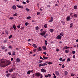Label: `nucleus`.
<instances>
[{
    "mask_svg": "<svg viewBox=\"0 0 78 78\" xmlns=\"http://www.w3.org/2000/svg\"><path fill=\"white\" fill-rule=\"evenodd\" d=\"M11 64V61L9 60H6L5 61L3 60H0V66L2 67H5Z\"/></svg>",
    "mask_w": 78,
    "mask_h": 78,
    "instance_id": "obj_1",
    "label": "nucleus"
},
{
    "mask_svg": "<svg viewBox=\"0 0 78 78\" xmlns=\"http://www.w3.org/2000/svg\"><path fill=\"white\" fill-rule=\"evenodd\" d=\"M47 64L46 63H44L43 64L40 63L39 64V67H41L42 66H47Z\"/></svg>",
    "mask_w": 78,
    "mask_h": 78,
    "instance_id": "obj_2",
    "label": "nucleus"
},
{
    "mask_svg": "<svg viewBox=\"0 0 78 78\" xmlns=\"http://www.w3.org/2000/svg\"><path fill=\"white\" fill-rule=\"evenodd\" d=\"M41 71L43 73H46V72H47V71L45 70L44 69H41Z\"/></svg>",
    "mask_w": 78,
    "mask_h": 78,
    "instance_id": "obj_3",
    "label": "nucleus"
},
{
    "mask_svg": "<svg viewBox=\"0 0 78 78\" xmlns=\"http://www.w3.org/2000/svg\"><path fill=\"white\" fill-rule=\"evenodd\" d=\"M61 37H62V36H61L58 35L56 37V38L59 39H61Z\"/></svg>",
    "mask_w": 78,
    "mask_h": 78,
    "instance_id": "obj_4",
    "label": "nucleus"
},
{
    "mask_svg": "<svg viewBox=\"0 0 78 78\" xmlns=\"http://www.w3.org/2000/svg\"><path fill=\"white\" fill-rule=\"evenodd\" d=\"M53 17L51 16V20H49V22H53Z\"/></svg>",
    "mask_w": 78,
    "mask_h": 78,
    "instance_id": "obj_5",
    "label": "nucleus"
},
{
    "mask_svg": "<svg viewBox=\"0 0 78 78\" xmlns=\"http://www.w3.org/2000/svg\"><path fill=\"white\" fill-rule=\"evenodd\" d=\"M37 49H38V51H42V48L41 47H39L37 48Z\"/></svg>",
    "mask_w": 78,
    "mask_h": 78,
    "instance_id": "obj_6",
    "label": "nucleus"
},
{
    "mask_svg": "<svg viewBox=\"0 0 78 78\" xmlns=\"http://www.w3.org/2000/svg\"><path fill=\"white\" fill-rule=\"evenodd\" d=\"M46 34V32H42L40 34L41 36H44Z\"/></svg>",
    "mask_w": 78,
    "mask_h": 78,
    "instance_id": "obj_7",
    "label": "nucleus"
},
{
    "mask_svg": "<svg viewBox=\"0 0 78 78\" xmlns=\"http://www.w3.org/2000/svg\"><path fill=\"white\" fill-rule=\"evenodd\" d=\"M17 6L18 7V8H21V9H22L23 8V7L21 5H17Z\"/></svg>",
    "mask_w": 78,
    "mask_h": 78,
    "instance_id": "obj_8",
    "label": "nucleus"
},
{
    "mask_svg": "<svg viewBox=\"0 0 78 78\" xmlns=\"http://www.w3.org/2000/svg\"><path fill=\"white\" fill-rule=\"evenodd\" d=\"M78 16V15L77 14H74L73 15V16H72V17H77V16Z\"/></svg>",
    "mask_w": 78,
    "mask_h": 78,
    "instance_id": "obj_9",
    "label": "nucleus"
},
{
    "mask_svg": "<svg viewBox=\"0 0 78 78\" xmlns=\"http://www.w3.org/2000/svg\"><path fill=\"white\" fill-rule=\"evenodd\" d=\"M16 60L17 62H20V60L19 58H16Z\"/></svg>",
    "mask_w": 78,
    "mask_h": 78,
    "instance_id": "obj_10",
    "label": "nucleus"
},
{
    "mask_svg": "<svg viewBox=\"0 0 78 78\" xmlns=\"http://www.w3.org/2000/svg\"><path fill=\"white\" fill-rule=\"evenodd\" d=\"M55 74L56 75H57V76H58V75H59V73L57 71H56L55 72Z\"/></svg>",
    "mask_w": 78,
    "mask_h": 78,
    "instance_id": "obj_11",
    "label": "nucleus"
},
{
    "mask_svg": "<svg viewBox=\"0 0 78 78\" xmlns=\"http://www.w3.org/2000/svg\"><path fill=\"white\" fill-rule=\"evenodd\" d=\"M35 76H40V73H37L36 74L35 73Z\"/></svg>",
    "mask_w": 78,
    "mask_h": 78,
    "instance_id": "obj_12",
    "label": "nucleus"
},
{
    "mask_svg": "<svg viewBox=\"0 0 78 78\" xmlns=\"http://www.w3.org/2000/svg\"><path fill=\"white\" fill-rule=\"evenodd\" d=\"M33 47H34V48H37V45H36V44H33Z\"/></svg>",
    "mask_w": 78,
    "mask_h": 78,
    "instance_id": "obj_13",
    "label": "nucleus"
},
{
    "mask_svg": "<svg viewBox=\"0 0 78 78\" xmlns=\"http://www.w3.org/2000/svg\"><path fill=\"white\" fill-rule=\"evenodd\" d=\"M66 20L67 21H69L70 20V16H68L66 18Z\"/></svg>",
    "mask_w": 78,
    "mask_h": 78,
    "instance_id": "obj_14",
    "label": "nucleus"
},
{
    "mask_svg": "<svg viewBox=\"0 0 78 78\" xmlns=\"http://www.w3.org/2000/svg\"><path fill=\"white\" fill-rule=\"evenodd\" d=\"M12 8L13 9L16 10V6L15 5H14L12 6Z\"/></svg>",
    "mask_w": 78,
    "mask_h": 78,
    "instance_id": "obj_15",
    "label": "nucleus"
},
{
    "mask_svg": "<svg viewBox=\"0 0 78 78\" xmlns=\"http://www.w3.org/2000/svg\"><path fill=\"white\" fill-rule=\"evenodd\" d=\"M13 69H10L9 70V72L10 73L12 72H13Z\"/></svg>",
    "mask_w": 78,
    "mask_h": 78,
    "instance_id": "obj_16",
    "label": "nucleus"
},
{
    "mask_svg": "<svg viewBox=\"0 0 78 78\" xmlns=\"http://www.w3.org/2000/svg\"><path fill=\"white\" fill-rule=\"evenodd\" d=\"M46 46H44L43 47V50H47V49L46 48Z\"/></svg>",
    "mask_w": 78,
    "mask_h": 78,
    "instance_id": "obj_17",
    "label": "nucleus"
},
{
    "mask_svg": "<svg viewBox=\"0 0 78 78\" xmlns=\"http://www.w3.org/2000/svg\"><path fill=\"white\" fill-rule=\"evenodd\" d=\"M73 23H71L70 24V27L72 28V27H73Z\"/></svg>",
    "mask_w": 78,
    "mask_h": 78,
    "instance_id": "obj_18",
    "label": "nucleus"
},
{
    "mask_svg": "<svg viewBox=\"0 0 78 78\" xmlns=\"http://www.w3.org/2000/svg\"><path fill=\"white\" fill-rule=\"evenodd\" d=\"M68 73V72H67V71H65L64 72L65 75H67Z\"/></svg>",
    "mask_w": 78,
    "mask_h": 78,
    "instance_id": "obj_19",
    "label": "nucleus"
},
{
    "mask_svg": "<svg viewBox=\"0 0 78 78\" xmlns=\"http://www.w3.org/2000/svg\"><path fill=\"white\" fill-rule=\"evenodd\" d=\"M18 16L17 13H15L13 15V16H14V17H16V16Z\"/></svg>",
    "mask_w": 78,
    "mask_h": 78,
    "instance_id": "obj_20",
    "label": "nucleus"
},
{
    "mask_svg": "<svg viewBox=\"0 0 78 78\" xmlns=\"http://www.w3.org/2000/svg\"><path fill=\"white\" fill-rule=\"evenodd\" d=\"M31 73V71L29 70L27 71V74L28 75H30V74Z\"/></svg>",
    "mask_w": 78,
    "mask_h": 78,
    "instance_id": "obj_21",
    "label": "nucleus"
},
{
    "mask_svg": "<svg viewBox=\"0 0 78 78\" xmlns=\"http://www.w3.org/2000/svg\"><path fill=\"white\" fill-rule=\"evenodd\" d=\"M49 31H50V32H51V33H52V32H53V31H54V30H53V29H50V30H49Z\"/></svg>",
    "mask_w": 78,
    "mask_h": 78,
    "instance_id": "obj_22",
    "label": "nucleus"
},
{
    "mask_svg": "<svg viewBox=\"0 0 78 78\" xmlns=\"http://www.w3.org/2000/svg\"><path fill=\"white\" fill-rule=\"evenodd\" d=\"M47 63V64H49V65H50V64H52V62H48Z\"/></svg>",
    "mask_w": 78,
    "mask_h": 78,
    "instance_id": "obj_23",
    "label": "nucleus"
},
{
    "mask_svg": "<svg viewBox=\"0 0 78 78\" xmlns=\"http://www.w3.org/2000/svg\"><path fill=\"white\" fill-rule=\"evenodd\" d=\"M65 52L66 53H69V50H66L65 51Z\"/></svg>",
    "mask_w": 78,
    "mask_h": 78,
    "instance_id": "obj_24",
    "label": "nucleus"
},
{
    "mask_svg": "<svg viewBox=\"0 0 78 78\" xmlns=\"http://www.w3.org/2000/svg\"><path fill=\"white\" fill-rule=\"evenodd\" d=\"M60 35H61L62 36H64V33L62 32H61L60 33Z\"/></svg>",
    "mask_w": 78,
    "mask_h": 78,
    "instance_id": "obj_25",
    "label": "nucleus"
},
{
    "mask_svg": "<svg viewBox=\"0 0 78 78\" xmlns=\"http://www.w3.org/2000/svg\"><path fill=\"white\" fill-rule=\"evenodd\" d=\"M69 61H70V58H68L67 60V62H69Z\"/></svg>",
    "mask_w": 78,
    "mask_h": 78,
    "instance_id": "obj_26",
    "label": "nucleus"
},
{
    "mask_svg": "<svg viewBox=\"0 0 78 78\" xmlns=\"http://www.w3.org/2000/svg\"><path fill=\"white\" fill-rule=\"evenodd\" d=\"M25 25L26 26H28V25H29V23H28V22L26 23H25Z\"/></svg>",
    "mask_w": 78,
    "mask_h": 78,
    "instance_id": "obj_27",
    "label": "nucleus"
},
{
    "mask_svg": "<svg viewBox=\"0 0 78 78\" xmlns=\"http://www.w3.org/2000/svg\"><path fill=\"white\" fill-rule=\"evenodd\" d=\"M74 9H77V6L75 5V6H74Z\"/></svg>",
    "mask_w": 78,
    "mask_h": 78,
    "instance_id": "obj_28",
    "label": "nucleus"
},
{
    "mask_svg": "<svg viewBox=\"0 0 78 78\" xmlns=\"http://www.w3.org/2000/svg\"><path fill=\"white\" fill-rule=\"evenodd\" d=\"M43 58H44V59H48V57H45L43 56Z\"/></svg>",
    "mask_w": 78,
    "mask_h": 78,
    "instance_id": "obj_29",
    "label": "nucleus"
},
{
    "mask_svg": "<svg viewBox=\"0 0 78 78\" xmlns=\"http://www.w3.org/2000/svg\"><path fill=\"white\" fill-rule=\"evenodd\" d=\"M13 27L14 30H16V26L15 25H13Z\"/></svg>",
    "mask_w": 78,
    "mask_h": 78,
    "instance_id": "obj_30",
    "label": "nucleus"
},
{
    "mask_svg": "<svg viewBox=\"0 0 78 78\" xmlns=\"http://www.w3.org/2000/svg\"><path fill=\"white\" fill-rule=\"evenodd\" d=\"M26 10L27 12H28V11H30V9L27 8L26 9Z\"/></svg>",
    "mask_w": 78,
    "mask_h": 78,
    "instance_id": "obj_31",
    "label": "nucleus"
},
{
    "mask_svg": "<svg viewBox=\"0 0 78 78\" xmlns=\"http://www.w3.org/2000/svg\"><path fill=\"white\" fill-rule=\"evenodd\" d=\"M5 48H6V47L5 46H3L2 47V50H4V49H5Z\"/></svg>",
    "mask_w": 78,
    "mask_h": 78,
    "instance_id": "obj_32",
    "label": "nucleus"
},
{
    "mask_svg": "<svg viewBox=\"0 0 78 78\" xmlns=\"http://www.w3.org/2000/svg\"><path fill=\"white\" fill-rule=\"evenodd\" d=\"M62 23L63 25H64V24H65V22L63 21H62L61 22Z\"/></svg>",
    "mask_w": 78,
    "mask_h": 78,
    "instance_id": "obj_33",
    "label": "nucleus"
},
{
    "mask_svg": "<svg viewBox=\"0 0 78 78\" xmlns=\"http://www.w3.org/2000/svg\"><path fill=\"white\" fill-rule=\"evenodd\" d=\"M9 19H11V20H13L14 19V17H10L9 18Z\"/></svg>",
    "mask_w": 78,
    "mask_h": 78,
    "instance_id": "obj_34",
    "label": "nucleus"
},
{
    "mask_svg": "<svg viewBox=\"0 0 78 78\" xmlns=\"http://www.w3.org/2000/svg\"><path fill=\"white\" fill-rule=\"evenodd\" d=\"M31 19V16H28L27 18V20H28V19Z\"/></svg>",
    "mask_w": 78,
    "mask_h": 78,
    "instance_id": "obj_35",
    "label": "nucleus"
},
{
    "mask_svg": "<svg viewBox=\"0 0 78 78\" xmlns=\"http://www.w3.org/2000/svg\"><path fill=\"white\" fill-rule=\"evenodd\" d=\"M12 37V35H10L9 37V39H11V37Z\"/></svg>",
    "mask_w": 78,
    "mask_h": 78,
    "instance_id": "obj_36",
    "label": "nucleus"
},
{
    "mask_svg": "<svg viewBox=\"0 0 78 78\" xmlns=\"http://www.w3.org/2000/svg\"><path fill=\"white\" fill-rule=\"evenodd\" d=\"M35 28L36 30H39V27H35Z\"/></svg>",
    "mask_w": 78,
    "mask_h": 78,
    "instance_id": "obj_37",
    "label": "nucleus"
},
{
    "mask_svg": "<svg viewBox=\"0 0 78 78\" xmlns=\"http://www.w3.org/2000/svg\"><path fill=\"white\" fill-rule=\"evenodd\" d=\"M40 59H42V60H44V58H43L42 57H41V56L40 57Z\"/></svg>",
    "mask_w": 78,
    "mask_h": 78,
    "instance_id": "obj_38",
    "label": "nucleus"
},
{
    "mask_svg": "<svg viewBox=\"0 0 78 78\" xmlns=\"http://www.w3.org/2000/svg\"><path fill=\"white\" fill-rule=\"evenodd\" d=\"M67 46H66L64 47L63 48V50H66V47H67Z\"/></svg>",
    "mask_w": 78,
    "mask_h": 78,
    "instance_id": "obj_39",
    "label": "nucleus"
},
{
    "mask_svg": "<svg viewBox=\"0 0 78 78\" xmlns=\"http://www.w3.org/2000/svg\"><path fill=\"white\" fill-rule=\"evenodd\" d=\"M44 27L45 28H46L47 27V24H45L44 25Z\"/></svg>",
    "mask_w": 78,
    "mask_h": 78,
    "instance_id": "obj_40",
    "label": "nucleus"
},
{
    "mask_svg": "<svg viewBox=\"0 0 78 78\" xmlns=\"http://www.w3.org/2000/svg\"><path fill=\"white\" fill-rule=\"evenodd\" d=\"M5 33H6V34H8V31L5 30Z\"/></svg>",
    "mask_w": 78,
    "mask_h": 78,
    "instance_id": "obj_41",
    "label": "nucleus"
},
{
    "mask_svg": "<svg viewBox=\"0 0 78 78\" xmlns=\"http://www.w3.org/2000/svg\"><path fill=\"white\" fill-rule=\"evenodd\" d=\"M53 75H54L53 78H56V76L55 75V74L53 73Z\"/></svg>",
    "mask_w": 78,
    "mask_h": 78,
    "instance_id": "obj_42",
    "label": "nucleus"
},
{
    "mask_svg": "<svg viewBox=\"0 0 78 78\" xmlns=\"http://www.w3.org/2000/svg\"><path fill=\"white\" fill-rule=\"evenodd\" d=\"M44 76L46 78H48V75H44Z\"/></svg>",
    "mask_w": 78,
    "mask_h": 78,
    "instance_id": "obj_43",
    "label": "nucleus"
},
{
    "mask_svg": "<svg viewBox=\"0 0 78 78\" xmlns=\"http://www.w3.org/2000/svg\"><path fill=\"white\" fill-rule=\"evenodd\" d=\"M72 53L73 54V55H74V54H75V51H72Z\"/></svg>",
    "mask_w": 78,
    "mask_h": 78,
    "instance_id": "obj_44",
    "label": "nucleus"
},
{
    "mask_svg": "<svg viewBox=\"0 0 78 78\" xmlns=\"http://www.w3.org/2000/svg\"><path fill=\"white\" fill-rule=\"evenodd\" d=\"M42 77H43V76H42V74H40V78H42Z\"/></svg>",
    "mask_w": 78,
    "mask_h": 78,
    "instance_id": "obj_45",
    "label": "nucleus"
},
{
    "mask_svg": "<svg viewBox=\"0 0 78 78\" xmlns=\"http://www.w3.org/2000/svg\"><path fill=\"white\" fill-rule=\"evenodd\" d=\"M73 13H70V16H71V17H72V16H72V15H73Z\"/></svg>",
    "mask_w": 78,
    "mask_h": 78,
    "instance_id": "obj_46",
    "label": "nucleus"
},
{
    "mask_svg": "<svg viewBox=\"0 0 78 78\" xmlns=\"http://www.w3.org/2000/svg\"><path fill=\"white\" fill-rule=\"evenodd\" d=\"M10 75V74H9V73L6 75V76L8 77Z\"/></svg>",
    "mask_w": 78,
    "mask_h": 78,
    "instance_id": "obj_47",
    "label": "nucleus"
},
{
    "mask_svg": "<svg viewBox=\"0 0 78 78\" xmlns=\"http://www.w3.org/2000/svg\"><path fill=\"white\" fill-rule=\"evenodd\" d=\"M48 76L49 77H50V76H51V75L50 74H48Z\"/></svg>",
    "mask_w": 78,
    "mask_h": 78,
    "instance_id": "obj_48",
    "label": "nucleus"
},
{
    "mask_svg": "<svg viewBox=\"0 0 78 78\" xmlns=\"http://www.w3.org/2000/svg\"><path fill=\"white\" fill-rule=\"evenodd\" d=\"M71 76H75V75L73 74V73H72L71 74Z\"/></svg>",
    "mask_w": 78,
    "mask_h": 78,
    "instance_id": "obj_49",
    "label": "nucleus"
},
{
    "mask_svg": "<svg viewBox=\"0 0 78 78\" xmlns=\"http://www.w3.org/2000/svg\"><path fill=\"white\" fill-rule=\"evenodd\" d=\"M4 43H6V42H7V40H5L4 41Z\"/></svg>",
    "mask_w": 78,
    "mask_h": 78,
    "instance_id": "obj_50",
    "label": "nucleus"
},
{
    "mask_svg": "<svg viewBox=\"0 0 78 78\" xmlns=\"http://www.w3.org/2000/svg\"><path fill=\"white\" fill-rule=\"evenodd\" d=\"M15 55V51H13V53L12 54V55Z\"/></svg>",
    "mask_w": 78,
    "mask_h": 78,
    "instance_id": "obj_51",
    "label": "nucleus"
},
{
    "mask_svg": "<svg viewBox=\"0 0 78 78\" xmlns=\"http://www.w3.org/2000/svg\"><path fill=\"white\" fill-rule=\"evenodd\" d=\"M66 61V58H64L62 60V62H64V61Z\"/></svg>",
    "mask_w": 78,
    "mask_h": 78,
    "instance_id": "obj_52",
    "label": "nucleus"
},
{
    "mask_svg": "<svg viewBox=\"0 0 78 78\" xmlns=\"http://www.w3.org/2000/svg\"><path fill=\"white\" fill-rule=\"evenodd\" d=\"M17 27L18 28H19V29L20 28V25L18 26H17Z\"/></svg>",
    "mask_w": 78,
    "mask_h": 78,
    "instance_id": "obj_53",
    "label": "nucleus"
},
{
    "mask_svg": "<svg viewBox=\"0 0 78 78\" xmlns=\"http://www.w3.org/2000/svg\"><path fill=\"white\" fill-rule=\"evenodd\" d=\"M62 68H64V67H65V66H64V65H62Z\"/></svg>",
    "mask_w": 78,
    "mask_h": 78,
    "instance_id": "obj_54",
    "label": "nucleus"
},
{
    "mask_svg": "<svg viewBox=\"0 0 78 78\" xmlns=\"http://www.w3.org/2000/svg\"><path fill=\"white\" fill-rule=\"evenodd\" d=\"M69 48H70V47H66V49H68Z\"/></svg>",
    "mask_w": 78,
    "mask_h": 78,
    "instance_id": "obj_55",
    "label": "nucleus"
},
{
    "mask_svg": "<svg viewBox=\"0 0 78 78\" xmlns=\"http://www.w3.org/2000/svg\"><path fill=\"white\" fill-rule=\"evenodd\" d=\"M37 15H39L40 14V12H37Z\"/></svg>",
    "mask_w": 78,
    "mask_h": 78,
    "instance_id": "obj_56",
    "label": "nucleus"
},
{
    "mask_svg": "<svg viewBox=\"0 0 78 78\" xmlns=\"http://www.w3.org/2000/svg\"><path fill=\"white\" fill-rule=\"evenodd\" d=\"M33 51H34V52H36V49H34V50H33Z\"/></svg>",
    "mask_w": 78,
    "mask_h": 78,
    "instance_id": "obj_57",
    "label": "nucleus"
},
{
    "mask_svg": "<svg viewBox=\"0 0 78 78\" xmlns=\"http://www.w3.org/2000/svg\"><path fill=\"white\" fill-rule=\"evenodd\" d=\"M9 48H12V46H9Z\"/></svg>",
    "mask_w": 78,
    "mask_h": 78,
    "instance_id": "obj_58",
    "label": "nucleus"
},
{
    "mask_svg": "<svg viewBox=\"0 0 78 78\" xmlns=\"http://www.w3.org/2000/svg\"><path fill=\"white\" fill-rule=\"evenodd\" d=\"M47 7H48V8H50V5H48Z\"/></svg>",
    "mask_w": 78,
    "mask_h": 78,
    "instance_id": "obj_59",
    "label": "nucleus"
},
{
    "mask_svg": "<svg viewBox=\"0 0 78 78\" xmlns=\"http://www.w3.org/2000/svg\"><path fill=\"white\" fill-rule=\"evenodd\" d=\"M23 4H26V2H23Z\"/></svg>",
    "mask_w": 78,
    "mask_h": 78,
    "instance_id": "obj_60",
    "label": "nucleus"
},
{
    "mask_svg": "<svg viewBox=\"0 0 78 78\" xmlns=\"http://www.w3.org/2000/svg\"><path fill=\"white\" fill-rule=\"evenodd\" d=\"M73 58H75V55H73Z\"/></svg>",
    "mask_w": 78,
    "mask_h": 78,
    "instance_id": "obj_61",
    "label": "nucleus"
},
{
    "mask_svg": "<svg viewBox=\"0 0 78 78\" xmlns=\"http://www.w3.org/2000/svg\"><path fill=\"white\" fill-rule=\"evenodd\" d=\"M43 54H44V55H47V53L46 52H44L43 53Z\"/></svg>",
    "mask_w": 78,
    "mask_h": 78,
    "instance_id": "obj_62",
    "label": "nucleus"
},
{
    "mask_svg": "<svg viewBox=\"0 0 78 78\" xmlns=\"http://www.w3.org/2000/svg\"><path fill=\"white\" fill-rule=\"evenodd\" d=\"M23 29H24V27H21V28H20V29H21V30H23Z\"/></svg>",
    "mask_w": 78,
    "mask_h": 78,
    "instance_id": "obj_63",
    "label": "nucleus"
},
{
    "mask_svg": "<svg viewBox=\"0 0 78 78\" xmlns=\"http://www.w3.org/2000/svg\"><path fill=\"white\" fill-rule=\"evenodd\" d=\"M42 62V61L41 60H40L39 61V63H41V62Z\"/></svg>",
    "mask_w": 78,
    "mask_h": 78,
    "instance_id": "obj_64",
    "label": "nucleus"
}]
</instances>
